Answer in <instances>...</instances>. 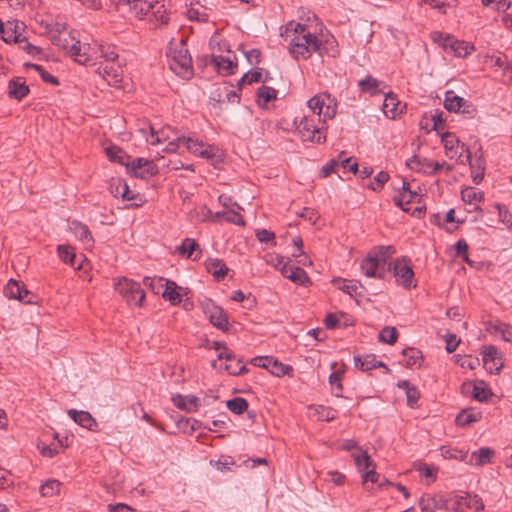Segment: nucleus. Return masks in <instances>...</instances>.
Listing matches in <instances>:
<instances>
[{
  "mask_svg": "<svg viewBox=\"0 0 512 512\" xmlns=\"http://www.w3.org/2000/svg\"><path fill=\"white\" fill-rule=\"evenodd\" d=\"M326 100L327 101L326 104L324 105L323 112L321 115L323 116L324 121L326 119H332L337 113V104L335 102V99L329 96V99Z\"/></svg>",
  "mask_w": 512,
  "mask_h": 512,
  "instance_id": "e2e57ef3",
  "label": "nucleus"
},
{
  "mask_svg": "<svg viewBox=\"0 0 512 512\" xmlns=\"http://www.w3.org/2000/svg\"><path fill=\"white\" fill-rule=\"evenodd\" d=\"M31 66L38 72V74L40 75L41 79L44 82L52 84V85L59 84L58 78L53 76L52 74H50L48 71H46L41 65L32 64Z\"/></svg>",
  "mask_w": 512,
  "mask_h": 512,
  "instance_id": "0e129e2a",
  "label": "nucleus"
},
{
  "mask_svg": "<svg viewBox=\"0 0 512 512\" xmlns=\"http://www.w3.org/2000/svg\"><path fill=\"white\" fill-rule=\"evenodd\" d=\"M397 387L403 389L407 398V405L414 408L420 398V392L417 387L408 380H401L397 383Z\"/></svg>",
  "mask_w": 512,
  "mask_h": 512,
  "instance_id": "bb28decb",
  "label": "nucleus"
},
{
  "mask_svg": "<svg viewBox=\"0 0 512 512\" xmlns=\"http://www.w3.org/2000/svg\"><path fill=\"white\" fill-rule=\"evenodd\" d=\"M69 54L71 57L75 59L76 62L82 65H87L90 61V58L87 56L85 51H82V46L80 41H76L69 48Z\"/></svg>",
  "mask_w": 512,
  "mask_h": 512,
  "instance_id": "de8ad7c7",
  "label": "nucleus"
},
{
  "mask_svg": "<svg viewBox=\"0 0 512 512\" xmlns=\"http://www.w3.org/2000/svg\"><path fill=\"white\" fill-rule=\"evenodd\" d=\"M118 4H126L131 12L138 19L148 18L150 9H153L152 2L146 0H117Z\"/></svg>",
  "mask_w": 512,
  "mask_h": 512,
  "instance_id": "a211bd4d",
  "label": "nucleus"
},
{
  "mask_svg": "<svg viewBox=\"0 0 512 512\" xmlns=\"http://www.w3.org/2000/svg\"><path fill=\"white\" fill-rule=\"evenodd\" d=\"M456 361L462 368H468L470 370H474L480 364L478 358H473L471 356L459 357Z\"/></svg>",
  "mask_w": 512,
  "mask_h": 512,
  "instance_id": "338daca9",
  "label": "nucleus"
},
{
  "mask_svg": "<svg viewBox=\"0 0 512 512\" xmlns=\"http://www.w3.org/2000/svg\"><path fill=\"white\" fill-rule=\"evenodd\" d=\"M25 25L18 20L7 21L4 23V28L1 30V38L6 43H16L24 40L23 31Z\"/></svg>",
  "mask_w": 512,
  "mask_h": 512,
  "instance_id": "9b49d317",
  "label": "nucleus"
},
{
  "mask_svg": "<svg viewBox=\"0 0 512 512\" xmlns=\"http://www.w3.org/2000/svg\"><path fill=\"white\" fill-rule=\"evenodd\" d=\"M402 355L405 358L406 366H421L423 356L420 350L416 348H406L402 351Z\"/></svg>",
  "mask_w": 512,
  "mask_h": 512,
  "instance_id": "c03bdc74",
  "label": "nucleus"
},
{
  "mask_svg": "<svg viewBox=\"0 0 512 512\" xmlns=\"http://www.w3.org/2000/svg\"><path fill=\"white\" fill-rule=\"evenodd\" d=\"M313 119L304 116L297 126V130L303 141L315 142L318 144L324 143L326 136L322 134L321 130L317 128Z\"/></svg>",
  "mask_w": 512,
  "mask_h": 512,
  "instance_id": "0eeeda50",
  "label": "nucleus"
},
{
  "mask_svg": "<svg viewBox=\"0 0 512 512\" xmlns=\"http://www.w3.org/2000/svg\"><path fill=\"white\" fill-rule=\"evenodd\" d=\"M4 295L10 299H16L23 303L30 304L32 300L28 298L30 292L25 288V285L10 279L9 282L4 287Z\"/></svg>",
  "mask_w": 512,
  "mask_h": 512,
  "instance_id": "2eb2a0df",
  "label": "nucleus"
},
{
  "mask_svg": "<svg viewBox=\"0 0 512 512\" xmlns=\"http://www.w3.org/2000/svg\"><path fill=\"white\" fill-rule=\"evenodd\" d=\"M360 268L362 273L369 278L383 279L385 277L386 268L384 263L381 264L374 254L368 253L361 262Z\"/></svg>",
  "mask_w": 512,
  "mask_h": 512,
  "instance_id": "9d476101",
  "label": "nucleus"
},
{
  "mask_svg": "<svg viewBox=\"0 0 512 512\" xmlns=\"http://www.w3.org/2000/svg\"><path fill=\"white\" fill-rule=\"evenodd\" d=\"M110 193L114 197H121L123 200L131 201L132 196H128L129 194V186L125 180L121 178H112L109 183Z\"/></svg>",
  "mask_w": 512,
  "mask_h": 512,
  "instance_id": "a878e982",
  "label": "nucleus"
},
{
  "mask_svg": "<svg viewBox=\"0 0 512 512\" xmlns=\"http://www.w3.org/2000/svg\"><path fill=\"white\" fill-rule=\"evenodd\" d=\"M345 367H346L345 364H342L340 369L334 371L329 376V383L332 386V388L336 390L335 395L337 397L341 396L342 391H343V386H342L341 382H342V377L345 373Z\"/></svg>",
  "mask_w": 512,
  "mask_h": 512,
  "instance_id": "a18cd8bd",
  "label": "nucleus"
},
{
  "mask_svg": "<svg viewBox=\"0 0 512 512\" xmlns=\"http://www.w3.org/2000/svg\"><path fill=\"white\" fill-rule=\"evenodd\" d=\"M68 415L80 426L93 431L97 426L96 420L87 411L68 410Z\"/></svg>",
  "mask_w": 512,
  "mask_h": 512,
  "instance_id": "5701e85b",
  "label": "nucleus"
},
{
  "mask_svg": "<svg viewBox=\"0 0 512 512\" xmlns=\"http://www.w3.org/2000/svg\"><path fill=\"white\" fill-rule=\"evenodd\" d=\"M398 332L395 327L386 326L379 333V341L387 344H394L397 341Z\"/></svg>",
  "mask_w": 512,
  "mask_h": 512,
  "instance_id": "6e6d98bb",
  "label": "nucleus"
},
{
  "mask_svg": "<svg viewBox=\"0 0 512 512\" xmlns=\"http://www.w3.org/2000/svg\"><path fill=\"white\" fill-rule=\"evenodd\" d=\"M217 217H220V216H223L224 219L229 222V223H233V224H236V225H239V226H244L245 225V221L242 217V215L236 211H225V212H218L216 214Z\"/></svg>",
  "mask_w": 512,
  "mask_h": 512,
  "instance_id": "bf43d9fd",
  "label": "nucleus"
},
{
  "mask_svg": "<svg viewBox=\"0 0 512 512\" xmlns=\"http://www.w3.org/2000/svg\"><path fill=\"white\" fill-rule=\"evenodd\" d=\"M444 144L445 153L450 158L453 159L457 156V150L461 149L462 152H466V161H470L471 151L468 146L464 143L460 144L459 139L451 133H445L441 139Z\"/></svg>",
  "mask_w": 512,
  "mask_h": 512,
  "instance_id": "ddd939ff",
  "label": "nucleus"
},
{
  "mask_svg": "<svg viewBox=\"0 0 512 512\" xmlns=\"http://www.w3.org/2000/svg\"><path fill=\"white\" fill-rule=\"evenodd\" d=\"M307 26L300 23H295L294 21H290L285 25V31L281 33V36H285L286 38L295 37L296 35L306 34Z\"/></svg>",
  "mask_w": 512,
  "mask_h": 512,
  "instance_id": "5fc2aeb1",
  "label": "nucleus"
},
{
  "mask_svg": "<svg viewBox=\"0 0 512 512\" xmlns=\"http://www.w3.org/2000/svg\"><path fill=\"white\" fill-rule=\"evenodd\" d=\"M99 70V73L104 77H111L114 84L121 81V76L118 73V70L114 69V67L106 65L104 67H100Z\"/></svg>",
  "mask_w": 512,
  "mask_h": 512,
  "instance_id": "774afa93",
  "label": "nucleus"
},
{
  "mask_svg": "<svg viewBox=\"0 0 512 512\" xmlns=\"http://www.w3.org/2000/svg\"><path fill=\"white\" fill-rule=\"evenodd\" d=\"M487 330L496 333H500L502 336V339L506 342H512V326L508 323H499L492 325L490 324L487 327Z\"/></svg>",
  "mask_w": 512,
  "mask_h": 512,
  "instance_id": "3c124183",
  "label": "nucleus"
},
{
  "mask_svg": "<svg viewBox=\"0 0 512 512\" xmlns=\"http://www.w3.org/2000/svg\"><path fill=\"white\" fill-rule=\"evenodd\" d=\"M461 198L465 203L481 202L484 200V194L473 187H467L461 191Z\"/></svg>",
  "mask_w": 512,
  "mask_h": 512,
  "instance_id": "603ef678",
  "label": "nucleus"
},
{
  "mask_svg": "<svg viewBox=\"0 0 512 512\" xmlns=\"http://www.w3.org/2000/svg\"><path fill=\"white\" fill-rule=\"evenodd\" d=\"M106 155L111 161L118 162L125 165L126 167H129L130 157L126 155L119 147L111 146L106 148Z\"/></svg>",
  "mask_w": 512,
  "mask_h": 512,
  "instance_id": "ea45409f",
  "label": "nucleus"
},
{
  "mask_svg": "<svg viewBox=\"0 0 512 512\" xmlns=\"http://www.w3.org/2000/svg\"><path fill=\"white\" fill-rule=\"evenodd\" d=\"M406 165L412 170H416L427 175H435L440 170L439 162H434L428 158H420L417 155L408 159L406 161Z\"/></svg>",
  "mask_w": 512,
  "mask_h": 512,
  "instance_id": "4468645a",
  "label": "nucleus"
},
{
  "mask_svg": "<svg viewBox=\"0 0 512 512\" xmlns=\"http://www.w3.org/2000/svg\"><path fill=\"white\" fill-rule=\"evenodd\" d=\"M205 266L206 270L218 281L223 279L228 272L225 263L220 259L210 258L206 261Z\"/></svg>",
  "mask_w": 512,
  "mask_h": 512,
  "instance_id": "cd10ccee",
  "label": "nucleus"
},
{
  "mask_svg": "<svg viewBox=\"0 0 512 512\" xmlns=\"http://www.w3.org/2000/svg\"><path fill=\"white\" fill-rule=\"evenodd\" d=\"M292 282L299 285H306L310 282V279L304 269L294 266L293 271L288 276Z\"/></svg>",
  "mask_w": 512,
  "mask_h": 512,
  "instance_id": "13d9d810",
  "label": "nucleus"
},
{
  "mask_svg": "<svg viewBox=\"0 0 512 512\" xmlns=\"http://www.w3.org/2000/svg\"><path fill=\"white\" fill-rule=\"evenodd\" d=\"M70 230L85 246L92 247L94 245V238L86 224L74 220L71 222Z\"/></svg>",
  "mask_w": 512,
  "mask_h": 512,
  "instance_id": "412c9836",
  "label": "nucleus"
},
{
  "mask_svg": "<svg viewBox=\"0 0 512 512\" xmlns=\"http://www.w3.org/2000/svg\"><path fill=\"white\" fill-rule=\"evenodd\" d=\"M333 282L339 283L338 288L350 296L361 295L359 290L363 288V285L358 280L335 279Z\"/></svg>",
  "mask_w": 512,
  "mask_h": 512,
  "instance_id": "473e14b6",
  "label": "nucleus"
},
{
  "mask_svg": "<svg viewBox=\"0 0 512 512\" xmlns=\"http://www.w3.org/2000/svg\"><path fill=\"white\" fill-rule=\"evenodd\" d=\"M470 164L471 177L475 184H479L484 178L485 172V159L483 156H479L474 162L470 159L467 161Z\"/></svg>",
  "mask_w": 512,
  "mask_h": 512,
  "instance_id": "7c9ffc66",
  "label": "nucleus"
},
{
  "mask_svg": "<svg viewBox=\"0 0 512 512\" xmlns=\"http://www.w3.org/2000/svg\"><path fill=\"white\" fill-rule=\"evenodd\" d=\"M29 93V87L21 78H13L8 82V94L11 98L22 100Z\"/></svg>",
  "mask_w": 512,
  "mask_h": 512,
  "instance_id": "b1692460",
  "label": "nucleus"
},
{
  "mask_svg": "<svg viewBox=\"0 0 512 512\" xmlns=\"http://www.w3.org/2000/svg\"><path fill=\"white\" fill-rule=\"evenodd\" d=\"M168 131H172V129L170 127L163 128L160 132L162 138L156 136L154 139L151 140V144L156 145L160 143L162 139L165 141L169 140L167 146L164 148V151L169 153H175L179 149L180 143H183V138H185V136H179L177 135V133H175L176 137L170 140V135L168 134Z\"/></svg>",
  "mask_w": 512,
  "mask_h": 512,
  "instance_id": "4be33fe9",
  "label": "nucleus"
},
{
  "mask_svg": "<svg viewBox=\"0 0 512 512\" xmlns=\"http://www.w3.org/2000/svg\"><path fill=\"white\" fill-rule=\"evenodd\" d=\"M481 419L480 412H474L473 410L467 409L462 410L455 418L456 425L460 427L468 426Z\"/></svg>",
  "mask_w": 512,
  "mask_h": 512,
  "instance_id": "2f4dec72",
  "label": "nucleus"
},
{
  "mask_svg": "<svg viewBox=\"0 0 512 512\" xmlns=\"http://www.w3.org/2000/svg\"><path fill=\"white\" fill-rule=\"evenodd\" d=\"M153 9H150V15L148 19L159 21L161 24H167L169 22V17L166 13V9L164 4L156 1L152 3Z\"/></svg>",
  "mask_w": 512,
  "mask_h": 512,
  "instance_id": "4c0bfd02",
  "label": "nucleus"
},
{
  "mask_svg": "<svg viewBox=\"0 0 512 512\" xmlns=\"http://www.w3.org/2000/svg\"><path fill=\"white\" fill-rule=\"evenodd\" d=\"M227 408L236 415H241L248 409V402L242 397H235L226 402Z\"/></svg>",
  "mask_w": 512,
  "mask_h": 512,
  "instance_id": "49530a36",
  "label": "nucleus"
},
{
  "mask_svg": "<svg viewBox=\"0 0 512 512\" xmlns=\"http://www.w3.org/2000/svg\"><path fill=\"white\" fill-rule=\"evenodd\" d=\"M355 366L362 371H369L376 368V359L372 355L362 359L360 356H354Z\"/></svg>",
  "mask_w": 512,
  "mask_h": 512,
  "instance_id": "4d7b16f0",
  "label": "nucleus"
},
{
  "mask_svg": "<svg viewBox=\"0 0 512 512\" xmlns=\"http://www.w3.org/2000/svg\"><path fill=\"white\" fill-rule=\"evenodd\" d=\"M202 309L213 326L223 331L228 330V317L220 306H217L212 300L208 299L202 303Z\"/></svg>",
  "mask_w": 512,
  "mask_h": 512,
  "instance_id": "20e7f679",
  "label": "nucleus"
},
{
  "mask_svg": "<svg viewBox=\"0 0 512 512\" xmlns=\"http://www.w3.org/2000/svg\"><path fill=\"white\" fill-rule=\"evenodd\" d=\"M135 177L144 179L150 176H154L158 173L157 165L152 160L144 158H136L131 162L129 161V167H127Z\"/></svg>",
  "mask_w": 512,
  "mask_h": 512,
  "instance_id": "1a4fd4ad",
  "label": "nucleus"
},
{
  "mask_svg": "<svg viewBox=\"0 0 512 512\" xmlns=\"http://www.w3.org/2000/svg\"><path fill=\"white\" fill-rule=\"evenodd\" d=\"M57 253L59 258L66 264H69L72 267H76V255L74 252V248L70 245H58Z\"/></svg>",
  "mask_w": 512,
  "mask_h": 512,
  "instance_id": "79ce46f5",
  "label": "nucleus"
},
{
  "mask_svg": "<svg viewBox=\"0 0 512 512\" xmlns=\"http://www.w3.org/2000/svg\"><path fill=\"white\" fill-rule=\"evenodd\" d=\"M400 106L401 103L395 94L389 92L385 95L383 112L388 118L395 119L399 114H401L405 105L402 107Z\"/></svg>",
  "mask_w": 512,
  "mask_h": 512,
  "instance_id": "aec40b11",
  "label": "nucleus"
},
{
  "mask_svg": "<svg viewBox=\"0 0 512 512\" xmlns=\"http://www.w3.org/2000/svg\"><path fill=\"white\" fill-rule=\"evenodd\" d=\"M223 90L225 93L224 97H222V92L220 89L216 90V94H217L218 98L217 99L212 98L215 101V103L213 104L214 107L218 106L219 108H221V105L224 104L225 102L236 103V104H238L240 102V96L235 91L229 90L226 87H224Z\"/></svg>",
  "mask_w": 512,
  "mask_h": 512,
  "instance_id": "c9c22d12",
  "label": "nucleus"
},
{
  "mask_svg": "<svg viewBox=\"0 0 512 512\" xmlns=\"http://www.w3.org/2000/svg\"><path fill=\"white\" fill-rule=\"evenodd\" d=\"M251 364L256 367L267 369L271 374L277 377L289 375L293 372V368L290 365H285L279 362L277 359L269 356H258L251 359Z\"/></svg>",
  "mask_w": 512,
  "mask_h": 512,
  "instance_id": "423d86ee",
  "label": "nucleus"
},
{
  "mask_svg": "<svg viewBox=\"0 0 512 512\" xmlns=\"http://www.w3.org/2000/svg\"><path fill=\"white\" fill-rule=\"evenodd\" d=\"M440 451L441 455L445 459H457L460 461H465L468 456L467 451L458 450L457 448H451L449 446H442L440 448Z\"/></svg>",
  "mask_w": 512,
  "mask_h": 512,
  "instance_id": "864d4df0",
  "label": "nucleus"
},
{
  "mask_svg": "<svg viewBox=\"0 0 512 512\" xmlns=\"http://www.w3.org/2000/svg\"><path fill=\"white\" fill-rule=\"evenodd\" d=\"M326 99H329V95L322 93V94L313 96L308 101V107L311 109L313 114H316L317 116L321 117L324 105L326 104V101H327Z\"/></svg>",
  "mask_w": 512,
  "mask_h": 512,
  "instance_id": "37998d69",
  "label": "nucleus"
},
{
  "mask_svg": "<svg viewBox=\"0 0 512 512\" xmlns=\"http://www.w3.org/2000/svg\"><path fill=\"white\" fill-rule=\"evenodd\" d=\"M493 455L494 451L492 449L488 447H483L471 454L470 462L474 460L476 466H483L491 462Z\"/></svg>",
  "mask_w": 512,
  "mask_h": 512,
  "instance_id": "e433bc0d",
  "label": "nucleus"
},
{
  "mask_svg": "<svg viewBox=\"0 0 512 512\" xmlns=\"http://www.w3.org/2000/svg\"><path fill=\"white\" fill-rule=\"evenodd\" d=\"M170 68L178 75L189 78L193 74L192 57L189 54L186 43L182 40L175 48L171 49Z\"/></svg>",
  "mask_w": 512,
  "mask_h": 512,
  "instance_id": "f03ea898",
  "label": "nucleus"
},
{
  "mask_svg": "<svg viewBox=\"0 0 512 512\" xmlns=\"http://www.w3.org/2000/svg\"><path fill=\"white\" fill-rule=\"evenodd\" d=\"M497 353L498 350L494 345L482 346L481 354L483 356V365L489 373L498 374L503 367L502 362H496Z\"/></svg>",
  "mask_w": 512,
  "mask_h": 512,
  "instance_id": "dca6fc26",
  "label": "nucleus"
},
{
  "mask_svg": "<svg viewBox=\"0 0 512 512\" xmlns=\"http://www.w3.org/2000/svg\"><path fill=\"white\" fill-rule=\"evenodd\" d=\"M388 269L393 270L398 284L402 285L404 288L409 289L416 286L412 283L414 272L409 264V260L404 258L402 260L397 259L393 264H389Z\"/></svg>",
  "mask_w": 512,
  "mask_h": 512,
  "instance_id": "39448f33",
  "label": "nucleus"
},
{
  "mask_svg": "<svg viewBox=\"0 0 512 512\" xmlns=\"http://www.w3.org/2000/svg\"><path fill=\"white\" fill-rule=\"evenodd\" d=\"M455 504L465 505L467 508L473 509L476 512L482 511L485 508L482 499L478 495H470L469 493L456 495Z\"/></svg>",
  "mask_w": 512,
  "mask_h": 512,
  "instance_id": "393cba45",
  "label": "nucleus"
},
{
  "mask_svg": "<svg viewBox=\"0 0 512 512\" xmlns=\"http://www.w3.org/2000/svg\"><path fill=\"white\" fill-rule=\"evenodd\" d=\"M380 84V81L370 75L358 82L360 90L364 93H370L371 95L383 93V91L379 89Z\"/></svg>",
  "mask_w": 512,
  "mask_h": 512,
  "instance_id": "72a5a7b5",
  "label": "nucleus"
},
{
  "mask_svg": "<svg viewBox=\"0 0 512 512\" xmlns=\"http://www.w3.org/2000/svg\"><path fill=\"white\" fill-rule=\"evenodd\" d=\"M289 52L296 60L300 58L306 60L311 57L313 52L323 55L322 42L310 32L296 35L290 39Z\"/></svg>",
  "mask_w": 512,
  "mask_h": 512,
  "instance_id": "f257e3e1",
  "label": "nucleus"
},
{
  "mask_svg": "<svg viewBox=\"0 0 512 512\" xmlns=\"http://www.w3.org/2000/svg\"><path fill=\"white\" fill-rule=\"evenodd\" d=\"M210 62L217 68L218 71H223L226 74H233L234 69L237 68V65L233 63V61L222 56L212 55L210 57Z\"/></svg>",
  "mask_w": 512,
  "mask_h": 512,
  "instance_id": "f704fd0d",
  "label": "nucleus"
},
{
  "mask_svg": "<svg viewBox=\"0 0 512 512\" xmlns=\"http://www.w3.org/2000/svg\"><path fill=\"white\" fill-rule=\"evenodd\" d=\"M422 512H435L438 509H448V499L441 494H423L419 499Z\"/></svg>",
  "mask_w": 512,
  "mask_h": 512,
  "instance_id": "f8f14e48",
  "label": "nucleus"
},
{
  "mask_svg": "<svg viewBox=\"0 0 512 512\" xmlns=\"http://www.w3.org/2000/svg\"><path fill=\"white\" fill-rule=\"evenodd\" d=\"M395 252V248L391 245H388L375 247L369 253L374 254L375 258H377L381 264L384 263V266H386L388 258Z\"/></svg>",
  "mask_w": 512,
  "mask_h": 512,
  "instance_id": "09e8293b",
  "label": "nucleus"
},
{
  "mask_svg": "<svg viewBox=\"0 0 512 512\" xmlns=\"http://www.w3.org/2000/svg\"><path fill=\"white\" fill-rule=\"evenodd\" d=\"M115 289L130 305L141 306L145 299L144 290L139 283L133 280L127 278L118 279L115 281Z\"/></svg>",
  "mask_w": 512,
  "mask_h": 512,
  "instance_id": "7ed1b4c3",
  "label": "nucleus"
},
{
  "mask_svg": "<svg viewBox=\"0 0 512 512\" xmlns=\"http://www.w3.org/2000/svg\"><path fill=\"white\" fill-rule=\"evenodd\" d=\"M353 457L355 459L356 465L359 468L360 471L367 470L369 467H373L372 461L368 454L364 452L362 455H355L353 454Z\"/></svg>",
  "mask_w": 512,
  "mask_h": 512,
  "instance_id": "69168bd1",
  "label": "nucleus"
},
{
  "mask_svg": "<svg viewBox=\"0 0 512 512\" xmlns=\"http://www.w3.org/2000/svg\"><path fill=\"white\" fill-rule=\"evenodd\" d=\"M444 107L449 112H462L467 115H471L475 111L472 104L456 95L452 90H448L445 93Z\"/></svg>",
  "mask_w": 512,
  "mask_h": 512,
  "instance_id": "6e6552de",
  "label": "nucleus"
},
{
  "mask_svg": "<svg viewBox=\"0 0 512 512\" xmlns=\"http://www.w3.org/2000/svg\"><path fill=\"white\" fill-rule=\"evenodd\" d=\"M176 251L186 258L194 261L198 260L202 256V250L199 244L193 238H185L181 245L176 248Z\"/></svg>",
  "mask_w": 512,
  "mask_h": 512,
  "instance_id": "6ab92c4d",
  "label": "nucleus"
},
{
  "mask_svg": "<svg viewBox=\"0 0 512 512\" xmlns=\"http://www.w3.org/2000/svg\"><path fill=\"white\" fill-rule=\"evenodd\" d=\"M61 486H62V483L58 480H55V479L47 480L40 487V494L43 497H51L53 495L59 494Z\"/></svg>",
  "mask_w": 512,
  "mask_h": 512,
  "instance_id": "8fccbe9b",
  "label": "nucleus"
},
{
  "mask_svg": "<svg viewBox=\"0 0 512 512\" xmlns=\"http://www.w3.org/2000/svg\"><path fill=\"white\" fill-rule=\"evenodd\" d=\"M183 144L186 146V149L199 156V152L202 150L203 147H205V144L198 140V139H193L191 137H185L183 138Z\"/></svg>",
  "mask_w": 512,
  "mask_h": 512,
  "instance_id": "052dcab7",
  "label": "nucleus"
},
{
  "mask_svg": "<svg viewBox=\"0 0 512 512\" xmlns=\"http://www.w3.org/2000/svg\"><path fill=\"white\" fill-rule=\"evenodd\" d=\"M389 180V174L385 171H380L370 183L369 188L373 191H380L385 183Z\"/></svg>",
  "mask_w": 512,
  "mask_h": 512,
  "instance_id": "680f3d73",
  "label": "nucleus"
},
{
  "mask_svg": "<svg viewBox=\"0 0 512 512\" xmlns=\"http://www.w3.org/2000/svg\"><path fill=\"white\" fill-rule=\"evenodd\" d=\"M448 49L454 53L457 57L465 58L467 57L471 51L474 49L473 46H469V44L465 41H460L452 37V39H448Z\"/></svg>",
  "mask_w": 512,
  "mask_h": 512,
  "instance_id": "c85d7f7f",
  "label": "nucleus"
},
{
  "mask_svg": "<svg viewBox=\"0 0 512 512\" xmlns=\"http://www.w3.org/2000/svg\"><path fill=\"white\" fill-rule=\"evenodd\" d=\"M401 192L398 195L394 196L393 200L396 206L400 207L404 212H410V208L407 207L411 202L416 201V199H420V196L410 190L409 184L405 181L402 183Z\"/></svg>",
  "mask_w": 512,
  "mask_h": 512,
  "instance_id": "f3484780",
  "label": "nucleus"
},
{
  "mask_svg": "<svg viewBox=\"0 0 512 512\" xmlns=\"http://www.w3.org/2000/svg\"><path fill=\"white\" fill-rule=\"evenodd\" d=\"M472 396L479 402H486L492 396V392L490 389L485 387L484 381L479 380L473 384Z\"/></svg>",
  "mask_w": 512,
  "mask_h": 512,
  "instance_id": "58836bf2",
  "label": "nucleus"
},
{
  "mask_svg": "<svg viewBox=\"0 0 512 512\" xmlns=\"http://www.w3.org/2000/svg\"><path fill=\"white\" fill-rule=\"evenodd\" d=\"M277 91L269 86H261L257 90V102L259 106H266L268 102L276 99Z\"/></svg>",
  "mask_w": 512,
  "mask_h": 512,
  "instance_id": "a19ab883",
  "label": "nucleus"
},
{
  "mask_svg": "<svg viewBox=\"0 0 512 512\" xmlns=\"http://www.w3.org/2000/svg\"><path fill=\"white\" fill-rule=\"evenodd\" d=\"M181 287H179L176 282L172 280H166L165 282V290L162 294L163 298L170 301L172 305H177L181 302V295L179 290Z\"/></svg>",
  "mask_w": 512,
  "mask_h": 512,
  "instance_id": "c756f323",
  "label": "nucleus"
}]
</instances>
